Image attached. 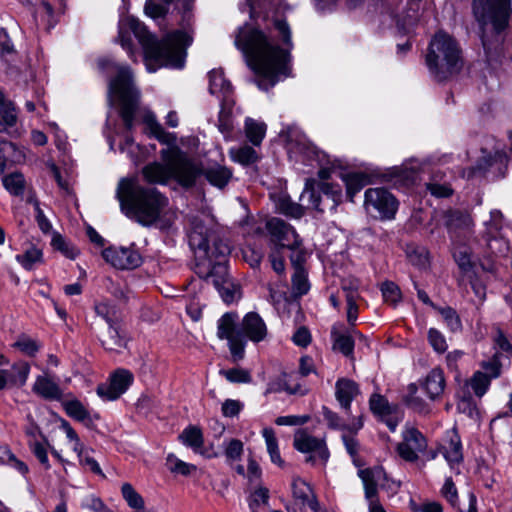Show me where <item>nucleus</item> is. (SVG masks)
<instances>
[{
    "mask_svg": "<svg viewBox=\"0 0 512 512\" xmlns=\"http://www.w3.org/2000/svg\"><path fill=\"white\" fill-rule=\"evenodd\" d=\"M241 334L253 343L265 341L269 331L264 319L256 312H248L240 323Z\"/></svg>",
    "mask_w": 512,
    "mask_h": 512,
    "instance_id": "obj_18",
    "label": "nucleus"
},
{
    "mask_svg": "<svg viewBox=\"0 0 512 512\" xmlns=\"http://www.w3.org/2000/svg\"><path fill=\"white\" fill-rule=\"evenodd\" d=\"M223 453L227 464L232 466L241 459L244 453V444L241 440L236 438L225 440L223 442Z\"/></svg>",
    "mask_w": 512,
    "mask_h": 512,
    "instance_id": "obj_39",
    "label": "nucleus"
},
{
    "mask_svg": "<svg viewBox=\"0 0 512 512\" xmlns=\"http://www.w3.org/2000/svg\"><path fill=\"white\" fill-rule=\"evenodd\" d=\"M383 298L386 302L396 304L401 299L399 287L393 282H385L381 287Z\"/></svg>",
    "mask_w": 512,
    "mask_h": 512,
    "instance_id": "obj_61",
    "label": "nucleus"
},
{
    "mask_svg": "<svg viewBox=\"0 0 512 512\" xmlns=\"http://www.w3.org/2000/svg\"><path fill=\"white\" fill-rule=\"evenodd\" d=\"M442 454L452 469L462 462V444L455 429L447 432V440L442 446Z\"/></svg>",
    "mask_w": 512,
    "mask_h": 512,
    "instance_id": "obj_21",
    "label": "nucleus"
},
{
    "mask_svg": "<svg viewBox=\"0 0 512 512\" xmlns=\"http://www.w3.org/2000/svg\"><path fill=\"white\" fill-rule=\"evenodd\" d=\"M445 226L451 237H455L458 233L469 231L473 225L470 215L461 211H447L444 215Z\"/></svg>",
    "mask_w": 512,
    "mask_h": 512,
    "instance_id": "obj_24",
    "label": "nucleus"
},
{
    "mask_svg": "<svg viewBox=\"0 0 512 512\" xmlns=\"http://www.w3.org/2000/svg\"><path fill=\"white\" fill-rule=\"evenodd\" d=\"M81 506L92 512H109V509L105 506L102 500L94 495L86 496L82 500Z\"/></svg>",
    "mask_w": 512,
    "mask_h": 512,
    "instance_id": "obj_63",
    "label": "nucleus"
},
{
    "mask_svg": "<svg viewBox=\"0 0 512 512\" xmlns=\"http://www.w3.org/2000/svg\"><path fill=\"white\" fill-rule=\"evenodd\" d=\"M473 14L481 26L483 47L490 54L500 44V33L508 25L511 0H473Z\"/></svg>",
    "mask_w": 512,
    "mask_h": 512,
    "instance_id": "obj_5",
    "label": "nucleus"
},
{
    "mask_svg": "<svg viewBox=\"0 0 512 512\" xmlns=\"http://www.w3.org/2000/svg\"><path fill=\"white\" fill-rule=\"evenodd\" d=\"M426 447L424 435L414 427H406L402 432V441L397 445V452L403 460L414 462Z\"/></svg>",
    "mask_w": 512,
    "mask_h": 512,
    "instance_id": "obj_13",
    "label": "nucleus"
},
{
    "mask_svg": "<svg viewBox=\"0 0 512 512\" xmlns=\"http://www.w3.org/2000/svg\"><path fill=\"white\" fill-rule=\"evenodd\" d=\"M267 125L259 120L247 117L244 123V133L246 138L254 146H260L265 135Z\"/></svg>",
    "mask_w": 512,
    "mask_h": 512,
    "instance_id": "obj_30",
    "label": "nucleus"
},
{
    "mask_svg": "<svg viewBox=\"0 0 512 512\" xmlns=\"http://www.w3.org/2000/svg\"><path fill=\"white\" fill-rule=\"evenodd\" d=\"M426 63L430 73L438 81L458 74L463 67L458 43L449 34L437 32L430 42Z\"/></svg>",
    "mask_w": 512,
    "mask_h": 512,
    "instance_id": "obj_6",
    "label": "nucleus"
},
{
    "mask_svg": "<svg viewBox=\"0 0 512 512\" xmlns=\"http://www.w3.org/2000/svg\"><path fill=\"white\" fill-rule=\"evenodd\" d=\"M133 32L143 47L146 66L149 72H154L156 67H152L154 61L159 66L172 68H182L185 63L186 48L191 44L192 38L189 34L182 31H175L168 34L162 42H158L151 35L146 27L132 16H124L119 21V41L131 58L135 57L132 48V39L129 32Z\"/></svg>",
    "mask_w": 512,
    "mask_h": 512,
    "instance_id": "obj_1",
    "label": "nucleus"
},
{
    "mask_svg": "<svg viewBox=\"0 0 512 512\" xmlns=\"http://www.w3.org/2000/svg\"><path fill=\"white\" fill-rule=\"evenodd\" d=\"M0 157L9 165L11 163L21 162L24 158V155L14 143L10 141H1Z\"/></svg>",
    "mask_w": 512,
    "mask_h": 512,
    "instance_id": "obj_46",
    "label": "nucleus"
},
{
    "mask_svg": "<svg viewBox=\"0 0 512 512\" xmlns=\"http://www.w3.org/2000/svg\"><path fill=\"white\" fill-rule=\"evenodd\" d=\"M237 321V313L227 312L217 322V337L228 341V347L234 362L244 358L246 345V342L234 333Z\"/></svg>",
    "mask_w": 512,
    "mask_h": 512,
    "instance_id": "obj_12",
    "label": "nucleus"
},
{
    "mask_svg": "<svg viewBox=\"0 0 512 512\" xmlns=\"http://www.w3.org/2000/svg\"><path fill=\"white\" fill-rule=\"evenodd\" d=\"M422 388L430 400L434 401L439 399L445 389V377L443 370L440 368L432 369L424 378Z\"/></svg>",
    "mask_w": 512,
    "mask_h": 512,
    "instance_id": "obj_23",
    "label": "nucleus"
},
{
    "mask_svg": "<svg viewBox=\"0 0 512 512\" xmlns=\"http://www.w3.org/2000/svg\"><path fill=\"white\" fill-rule=\"evenodd\" d=\"M323 416L329 428L334 430L348 431L356 433L363 427L362 418H353L349 423H345L335 412L328 408H323Z\"/></svg>",
    "mask_w": 512,
    "mask_h": 512,
    "instance_id": "obj_26",
    "label": "nucleus"
},
{
    "mask_svg": "<svg viewBox=\"0 0 512 512\" xmlns=\"http://www.w3.org/2000/svg\"><path fill=\"white\" fill-rule=\"evenodd\" d=\"M64 409L67 415L77 421L84 422L90 419V414L84 405L77 399L64 402Z\"/></svg>",
    "mask_w": 512,
    "mask_h": 512,
    "instance_id": "obj_47",
    "label": "nucleus"
},
{
    "mask_svg": "<svg viewBox=\"0 0 512 512\" xmlns=\"http://www.w3.org/2000/svg\"><path fill=\"white\" fill-rule=\"evenodd\" d=\"M292 289L297 296H302L309 291L310 285L304 268L295 270L292 276Z\"/></svg>",
    "mask_w": 512,
    "mask_h": 512,
    "instance_id": "obj_52",
    "label": "nucleus"
},
{
    "mask_svg": "<svg viewBox=\"0 0 512 512\" xmlns=\"http://www.w3.org/2000/svg\"><path fill=\"white\" fill-rule=\"evenodd\" d=\"M341 287L346 294V299H349L350 296H352L354 299H358L360 283L357 278L352 276L344 278L341 282Z\"/></svg>",
    "mask_w": 512,
    "mask_h": 512,
    "instance_id": "obj_62",
    "label": "nucleus"
},
{
    "mask_svg": "<svg viewBox=\"0 0 512 512\" xmlns=\"http://www.w3.org/2000/svg\"><path fill=\"white\" fill-rule=\"evenodd\" d=\"M266 229L271 236L274 247H296L299 236L295 229L280 218H271L266 222Z\"/></svg>",
    "mask_w": 512,
    "mask_h": 512,
    "instance_id": "obj_14",
    "label": "nucleus"
},
{
    "mask_svg": "<svg viewBox=\"0 0 512 512\" xmlns=\"http://www.w3.org/2000/svg\"><path fill=\"white\" fill-rule=\"evenodd\" d=\"M442 318L444 319L446 325L451 331H458L461 328V321L456 311L451 307H436Z\"/></svg>",
    "mask_w": 512,
    "mask_h": 512,
    "instance_id": "obj_57",
    "label": "nucleus"
},
{
    "mask_svg": "<svg viewBox=\"0 0 512 512\" xmlns=\"http://www.w3.org/2000/svg\"><path fill=\"white\" fill-rule=\"evenodd\" d=\"M288 151L290 155H294L296 158L302 157L303 161H318L319 160V152L317 149L308 142L305 137H302L299 140H288Z\"/></svg>",
    "mask_w": 512,
    "mask_h": 512,
    "instance_id": "obj_28",
    "label": "nucleus"
},
{
    "mask_svg": "<svg viewBox=\"0 0 512 512\" xmlns=\"http://www.w3.org/2000/svg\"><path fill=\"white\" fill-rule=\"evenodd\" d=\"M269 500V490L265 487L257 488L250 496L249 507L251 512H261Z\"/></svg>",
    "mask_w": 512,
    "mask_h": 512,
    "instance_id": "obj_50",
    "label": "nucleus"
},
{
    "mask_svg": "<svg viewBox=\"0 0 512 512\" xmlns=\"http://www.w3.org/2000/svg\"><path fill=\"white\" fill-rule=\"evenodd\" d=\"M166 465L172 473L183 476H189L197 470L195 465L184 462L173 454L167 456Z\"/></svg>",
    "mask_w": 512,
    "mask_h": 512,
    "instance_id": "obj_45",
    "label": "nucleus"
},
{
    "mask_svg": "<svg viewBox=\"0 0 512 512\" xmlns=\"http://www.w3.org/2000/svg\"><path fill=\"white\" fill-rule=\"evenodd\" d=\"M209 92L221 101L219 113V127L222 131L230 129L229 114L234 103L232 99L233 88L221 69H213L208 74Z\"/></svg>",
    "mask_w": 512,
    "mask_h": 512,
    "instance_id": "obj_8",
    "label": "nucleus"
},
{
    "mask_svg": "<svg viewBox=\"0 0 512 512\" xmlns=\"http://www.w3.org/2000/svg\"><path fill=\"white\" fill-rule=\"evenodd\" d=\"M4 188L13 196H22L27 183L25 177L20 172H12L2 178Z\"/></svg>",
    "mask_w": 512,
    "mask_h": 512,
    "instance_id": "obj_32",
    "label": "nucleus"
},
{
    "mask_svg": "<svg viewBox=\"0 0 512 512\" xmlns=\"http://www.w3.org/2000/svg\"><path fill=\"white\" fill-rule=\"evenodd\" d=\"M94 310L97 316L103 318L108 324V327H112L118 322V313L114 305L107 300L96 302Z\"/></svg>",
    "mask_w": 512,
    "mask_h": 512,
    "instance_id": "obj_41",
    "label": "nucleus"
},
{
    "mask_svg": "<svg viewBox=\"0 0 512 512\" xmlns=\"http://www.w3.org/2000/svg\"><path fill=\"white\" fill-rule=\"evenodd\" d=\"M404 401L412 410L420 414H428L430 412L429 405L418 396V387L415 383L407 386Z\"/></svg>",
    "mask_w": 512,
    "mask_h": 512,
    "instance_id": "obj_33",
    "label": "nucleus"
},
{
    "mask_svg": "<svg viewBox=\"0 0 512 512\" xmlns=\"http://www.w3.org/2000/svg\"><path fill=\"white\" fill-rule=\"evenodd\" d=\"M109 328L108 337L102 339V345L110 351H117L125 346V340L121 337L117 324Z\"/></svg>",
    "mask_w": 512,
    "mask_h": 512,
    "instance_id": "obj_56",
    "label": "nucleus"
},
{
    "mask_svg": "<svg viewBox=\"0 0 512 512\" xmlns=\"http://www.w3.org/2000/svg\"><path fill=\"white\" fill-rule=\"evenodd\" d=\"M490 381L491 378L488 377L487 374L477 371L469 380L468 384L478 397H482L486 393L490 385Z\"/></svg>",
    "mask_w": 512,
    "mask_h": 512,
    "instance_id": "obj_53",
    "label": "nucleus"
},
{
    "mask_svg": "<svg viewBox=\"0 0 512 512\" xmlns=\"http://www.w3.org/2000/svg\"><path fill=\"white\" fill-rule=\"evenodd\" d=\"M17 122V111L10 101L0 107V132L13 127Z\"/></svg>",
    "mask_w": 512,
    "mask_h": 512,
    "instance_id": "obj_48",
    "label": "nucleus"
},
{
    "mask_svg": "<svg viewBox=\"0 0 512 512\" xmlns=\"http://www.w3.org/2000/svg\"><path fill=\"white\" fill-rule=\"evenodd\" d=\"M0 463L15 469L22 475L28 472V466L18 459L6 446H0Z\"/></svg>",
    "mask_w": 512,
    "mask_h": 512,
    "instance_id": "obj_44",
    "label": "nucleus"
},
{
    "mask_svg": "<svg viewBox=\"0 0 512 512\" xmlns=\"http://www.w3.org/2000/svg\"><path fill=\"white\" fill-rule=\"evenodd\" d=\"M163 163L152 162L142 169V175L148 183L166 184L175 179L180 185H194L202 170L176 146H168L160 151Z\"/></svg>",
    "mask_w": 512,
    "mask_h": 512,
    "instance_id": "obj_4",
    "label": "nucleus"
},
{
    "mask_svg": "<svg viewBox=\"0 0 512 512\" xmlns=\"http://www.w3.org/2000/svg\"><path fill=\"white\" fill-rule=\"evenodd\" d=\"M175 0H148L145 4V13L151 18H159L167 13L168 5Z\"/></svg>",
    "mask_w": 512,
    "mask_h": 512,
    "instance_id": "obj_54",
    "label": "nucleus"
},
{
    "mask_svg": "<svg viewBox=\"0 0 512 512\" xmlns=\"http://www.w3.org/2000/svg\"><path fill=\"white\" fill-rule=\"evenodd\" d=\"M243 409V403L235 399H226L221 407V412L224 417H235Z\"/></svg>",
    "mask_w": 512,
    "mask_h": 512,
    "instance_id": "obj_64",
    "label": "nucleus"
},
{
    "mask_svg": "<svg viewBox=\"0 0 512 512\" xmlns=\"http://www.w3.org/2000/svg\"><path fill=\"white\" fill-rule=\"evenodd\" d=\"M144 123L151 136L155 137L158 141L164 144H172L175 141V136L164 130L162 125L157 121L154 114H147L144 118Z\"/></svg>",
    "mask_w": 512,
    "mask_h": 512,
    "instance_id": "obj_31",
    "label": "nucleus"
},
{
    "mask_svg": "<svg viewBox=\"0 0 512 512\" xmlns=\"http://www.w3.org/2000/svg\"><path fill=\"white\" fill-rule=\"evenodd\" d=\"M133 380V374L129 370L117 369L111 374L108 385L98 386L97 394L108 401L116 400L127 391Z\"/></svg>",
    "mask_w": 512,
    "mask_h": 512,
    "instance_id": "obj_15",
    "label": "nucleus"
},
{
    "mask_svg": "<svg viewBox=\"0 0 512 512\" xmlns=\"http://www.w3.org/2000/svg\"><path fill=\"white\" fill-rule=\"evenodd\" d=\"M359 476L362 479L366 499L377 496L378 487H382L386 481V473L380 466L359 470Z\"/></svg>",
    "mask_w": 512,
    "mask_h": 512,
    "instance_id": "obj_19",
    "label": "nucleus"
},
{
    "mask_svg": "<svg viewBox=\"0 0 512 512\" xmlns=\"http://www.w3.org/2000/svg\"><path fill=\"white\" fill-rule=\"evenodd\" d=\"M343 181L346 185L347 196L350 201L353 197L367 184L370 183L369 177L363 173H351L343 176Z\"/></svg>",
    "mask_w": 512,
    "mask_h": 512,
    "instance_id": "obj_37",
    "label": "nucleus"
},
{
    "mask_svg": "<svg viewBox=\"0 0 512 512\" xmlns=\"http://www.w3.org/2000/svg\"><path fill=\"white\" fill-rule=\"evenodd\" d=\"M262 436L265 440L266 448L269 453L271 461L280 467L283 466L284 461L282 460L280 455L278 441L274 430L270 427H265L262 430Z\"/></svg>",
    "mask_w": 512,
    "mask_h": 512,
    "instance_id": "obj_36",
    "label": "nucleus"
},
{
    "mask_svg": "<svg viewBox=\"0 0 512 512\" xmlns=\"http://www.w3.org/2000/svg\"><path fill=\"white\" fill-rule=\"evenodd\" d=\"M318 191L322 192L327 199L331 200V209H335L342 200V191L340 186L333 185L328 182L317 183L315 179H307L300 199L302 201L305 199L308 200V208L315 209L320 212L324 210L321 207V197L317 193Z\"/></svg>",
    "mask_w": 512,
    "mask_h": 512,
    "instance_id": "obj_10",
    "label": "nucleus"
},
{
    "mask_svg": "<svg viewBox=\"0 0 512 512\" xmlns=\"http://www.w3.org/2000/svg\"><path fill=\"white\" fill-rule=\"evenodd\" d=\"M16 260L22 265L23 268L26 270H31L42 262L43 253L41 249L31 246L24 253L18 254L16 256Z\"/></svg>",
    "mask_w": 512,
    "mask_h": 512,
    "instance_id": "obj_42",
    "label": "nucleus"
},
{
    "mask_svg": "<svg viewBox=\"0 0 512 512\" xmlns=\"http://www.w3.org/2000/svg\"><path fill=\"white\" fill-rule=\"evenodd\" d=\"M32 391L44 399H58L61 396L59 386L47 375L36 377L32 385Z\"/></svg>",
    "mask_w": 512,
    "mask_h": 512,
    "instance_id": "obj_29",
    "label": "nucleus"
},
{
    "mask_svg": "<svg viewBox=\"0 0 512 512\" xmlns=\"http://www.w3.org/2000/svg\"><path fill=\"white\" fill-rule=\"evenodd\" d=\"M293 446L297 451L309 455L307 462L325 464L329 458L325 439L317 438L305 429H298L295 432Z\"/></svg>",
    "mask_w": 512,
    "mask_h": 512,
    "instance_id": "obj_11",
    "label": "nucleus"
},
{
    "mask_svg": "<svg viewBox=\"0 0 512 512\" xmlns=\"http://www.w3.org/2000/svg\"><path fill=\"white\" fill-rule=\"evenodd\" d=\"M198 167L203 170L199 165ZM204 171L201 172L202 175ZM232 173L225 167L222 166H214L205 171L206 179L214 186L222 188L224 187L228 181L230 180Z\"/></svg>",
    "mask_w": 512,
    "mask_h": 512,
    "instance_id": "obj_38",
    "label": "nucleus"
},
{
    "mask_svg": "<svg viewBox=\"0 0 512 512\" xmlns=\"http://www.w3.org/2000/svg\"><path fill=\"white\" fill-rule=\"evenodd\" d=\"M428 341L437 353H444L448 348L445 336L435 328L428 330Z\"/></svg>",
    "mask_w": 512,
    "mask_h": 512,
    "instance_id": "obj_58",
    "label": "nucleus"
},
{
    "mask_svg": "<svg viewBox=\"0 0 512 512\" xmlns=\"http://www.w3.org/2000/svg\"><path fill=\"white\" fill-rule=\"evenodd\" d=\"M230 156L233 161L243 165L252 164L258 160V154L256 150L247 145L231 149Z\"/></svg>",
    "mask_w": 512,
    "mask_h": 512,
    "instance_id": "obj_43",
    "label": "nucleus"
},
{
    "mask_svg": "<svg viewBox=\"0 0 512 512\" xmlns=\"http://www.w3.org/2000/svg\"><path fill=\"white\" fill-rule=\"evenodd\" d=\"M220 375L226 378L230 383H250L252 381L251 374L248 370L243 368L222 369L219 371Z\"/></svg>",
    "mask_w": 512,
    "mask_h": 512,
    "instance_id": "obj_51",
    "label": "nucleus"
},
{
    "mask_svg": "<svg viewBox=\"0 0 512 512\" xmlns=\"http://www.w3.org/2000/svg\"><path fill=\"white\" fill-rule=\"evenodd\" d=\"M291 250L290 260L295 270L298 268H303V263L306 261L307 252L302 246V241L299 238L296 247H287Z\"/></svg>",
    "mask_w": 512,
    "mask_h": 512,
    "instance_id": "obj_60",
    "label": "nucleus"
},
{
    "mask_svg": "<svg viewBox=\"0 0 512 512\" xmlns=\"http://www.w3.org/2000/svg\"><path fill=\"white\" fill-rule=\"evenodd\" d=\"M211 237L210 230L203 224L201 220L194 219L192 221V229L189 234V242L193 248L203 250L209 254V241Z\"/></svg>",
    "mask_w": 512,
    "mask_h": 512,
    "instance_id": "obj_25",
    "label": "nucleus"
},
{
    "mask_svg": "<svg viewBox=\"0 0 512 512\" xmlns=\"http://www.w3.org/2000/svg\"><path fill=\"white\" fill-rule=\"evenodd\" d=\"M369 403L371 411L380 417L386 416L391 410L387 400L378 394L372 395Z\"/></svg>",
    "mask_w": 512,
    "mask_h": 512,
    "instance_id": "obj_59",
    "label": "nucleus"
},
{
    "mask_svg": "<svg viewBox=\"0 0 512 512\" xmlns=\"http://www.w3.org/2000/svg\"><path fill=\"white\" fill-rule=\"evenodd\" d=\"M122 212L142 226L155 224L169 205L158 189L144 187L134 179H122L117 188Z\"/></svg>",
    "mask_w": 512,
    "mask_h": 512,
    "instance_id": "obj_3",
    "label": "nucleus"
},
{
    "mask_svg": "<svg viewBox=\"0 0 512 512\" xmlns=\"http://www.w3.org/2000/svg\"><path fill=\"white\" fill-rule=\"evenodd\" d=\"M275 205L279 213L292 218H300L304 214L303 206L293 202L289 196L284 194L277 198Z\"/></svg>",
    "mask_w": 512,
    "mask_h": 512,
    "instance_id": "obj_34",
    "label": "nucleus"
},
{
    "mask_svg": "<svg viewBox=\"0 0 512 512\" xmlns=\"http://www.w3.org/2000/svg\"><path fill=\"white\" fill-rule=\"evenodd\" d=\"M335 396L341 407L349 413L351 402L359 395L360 390L356 382L341 378L335 385Z\"/></svg>",
    "mask_w": 512,
    "mask_h": 512,
    "instance_id": "obj_22",
    "label": "nucleus"
},
{
    "mask_svg": "<svg viewBox=\"0 0 512 512\" xmlns=\"http://www.w3.org/2000/svg\"><path fill=\"white\" fill-rule=\"evenodd\" d=\"M267 5H269V8L274 11L273 12L274 13L273 22H274L275 28L278 30L279 34L281 35L283 42L287 46L291 47L292 43H291V30H290V27H289V25L287 24L286 21L278 18V16H277V14L279 13L280 9L285 10V7H282V3L280 5H273V4H271L270 1H267L266 5L264 7H266Z\"/></svg>",
    "mask_w": 512,
    "mask_h": 512,
    "instance_id": "obj_40",
    "label": "nucleus"
},
{
    "mask_svg": "<svg viewBox=\"0 0 512 512\" xmlns=\"http://www.w3.org/2000/svg\"><path fill=\"white\" fill-rule=\"evenodd\" d=\"M364 208L375 219L391 220L398 209L396 198L384 188H369L365 191Z\"/></svg>",
    "mask_w": 512,
    "mask_h": 512,
    "instance_id": "obj_9",
    "label": "nucleus"
},
{
    "mask_svg": "<svg viewBox=\"0 0 512 512\" xmlns=\"http://www.w3.org/2000/svg\"><path fill=\"white\" fill-rule=\"evenodd\" d=\"M292 492L294 503L287 508L290 512H303L306 508L318 512V501L308 483L300 478L293 479Z\"/></svg>",
    "mask_w": 512,
    "mask_h": 512,
    "instance_id": "obj_16",
    "label": "nucleus"
},
{
    "mask_svg": "<svg viewBox=\"0 0 512 512\" xmlns=\"http://www.w3.org/2000/svg\"><path fill=\"white\" fill-rule=\"evenodd\" d=\"M104 259L117 269H134L141 264L140 254L126 247H109L102 253Z\"/></svg>",
    "mask_w": 512,
    "mask_h": 512,
    "instance_id": "obj_17",
    "label": "nucleus"
},
{
    "mask_svg": "<svg viewBox=\"0 0 512 512\" xmlns=\"http://www.w3.org/2000/svg\"><path fill=\"white\" fill-rule=\"evenodd\" d=\"M100 65L111 67L116 72V76L109 82V91L119 100L121 117L126 128L130 130L133 127L134 112L139 100V92L133 84L131 70L110 60H103Z\"/></svg>",
    "mask_w": 512,
    "mask_h": 512,
    "instance_id": "obj_7",
    "label": "nucleus"
},
{
    "mask_svg": "<svg viewBox=\"0 0 512 512\" xmlns=\"http://www.w3.org/2000/svg\"><path fill=\"white\" fill-rule=\"evenodd\" d=\"M121 494L127 505L133 509L134 512L146 511L143 497L134 489L130 483L122 484Z\"/></svg>",
    "mask_w": 512,
    "mask_h": 512,
    "instance_id": "obj_35",
    "label": "nucleus"
},
{
    "mask_svg": "<svg viewBox=\"0 0 512 512\" xmlns=\"http://www.w3.org/2000/svg\"><path fill=\"white\" fill-rule=\"evenodd\" d=\"M179 440L186 446L192 448L194 452L201 454L206 458L218 457V452L207 453L202 451L204 444L202 430L198 426H188L179 435Z\"/></svg>",
    "mask_w": 512,
    "mask_h": 512,
    "instance_id": "obj_20",
    "label": "nucleus"
},
{
    "mask_svg": "<svg viewBox=\"0 0 512 512\" xmlns=\"http://www.w3.org/2000/svg\"><path fill=\"white\" fill-rule=\"evenodd\" d=\"M453 257L463 272H468L473 267L471 251L464 245H457L453 249Z\"/></svg>",
    "mask_w": 512,
    "mask_h": 512,
    "instance_id": "obj_49",
    "label": "nucleus"
},
{
    "mask_svg": "<svg viewBox=\"0 0 512 512\" xmlns=\"http://www.w3.org/2000/svg\"><path fill=\"white\" fill-rule=\"evenodd\" d=\"M7 379V388L22 387L26 384L30 374V365L25 361H17L10 369H3Z\"/></svg>",
    "mask_w": 512,
    "mask_h": 512,
    "instance_id": "obj_27",
    "label": "nucleus"
},
{
    "mask_svg": "<svg viewBox=\"0 0 512 512\" xmlns=\"http://www.w3.org/2000/svg\"><path fill=\"white\" fill-rule=\"evenodd\" d=\"M235 45L245 55L247 64L257 74L266 77L270 86L275 77L287 74L289 53L272 45L262 31L250 27L239 30Z\"/></svg>",
    "mask_w": 512,
    "mask_h": 512,
    "instance_id": "obj_2",
    "label": "nucleus"
},
{
    "mask_svg": "<svg viewBox=\"0 0 512 512\" xmlns=\"http://www.w3.org/2000/svg\"><path fill=\"white\" fill-rule=\"evenodd\" d=\"M332 336L334 340L333 347L335 350H338L345 356H349L353 353L354 341L350 335L333 332Z\"/></svg>",
    "mask_w": 512,
    "mask_h": 512,
    "instance_id": "obj_55",
    "label": "nucleus"
}]
</instances>
